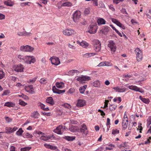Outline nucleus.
Listing matches in <instances>:
<instances>
[{
    "mask_svg": "<svg viewBox=\"0 0 151 151\" xmlns=\"http://www.w3.org/2000/svg\"><path fill=\"white\" fill-rule=\"evenodd\" d=\"M92 44L93 46L94 49L96 52H99L101 50V43L97 40H94L93 41Z\"/></svg>",
    "mask_w": 151,
    "mask_h": 151,
    "instance_id": "f257e3e1",
    "label": "nucleus"
},
{
    "mask_svg": "<svg viewBox=\"0 0 151 151\" xmlns=\"http://www.w3.org/2000/svg\"><path fill=\"white\" fill-rule=\"evenodd\" d=\"M81 13L79 11H76L73 14V19L74 22L77 23L81 17Z\"/></svg>",
    "mask_w": 151,
    "mask_h": 151,
    "instance_id": "f03ea898",
    "label": "nucleus"
},
{
    "mask_svg": "<svg viewBox=\"0 0 151 151\" xmlns=\"http://www.w3.org/2000/svg\"><path fill=\"white\" fill-rule=\"evenodd\" d=\"M135 52L136 55L137 60L139 62L142 58V54L141 51L138 48H136L135 50Z\"/></svg>",
    "mask_w": 151,
    "mask_h": 151,
    "instance_id": "7ed1b4c3",
    "label": "nucleus"
},
{
    "mask_svg": "<svg viewBox=\"0 0 151 151\" xmlns=\"http://www.w3.org/2000/svg\"><path fill=\"white\" fill-rule=\"evenodd\" d=\"M65 129V126L59 125L55 129H54V132L57 134H62Z\"/></svg>",
    "mask_w": 151,
    "mask_h": 151,
    "instance_id": "20e7f679",
    "label": "nucleus"
},
{
    "mask_svg": "<svg viewBox=\"0 0 151 151\" xmlns=\"http://www.w3.org/2000/svg\"><path fill=\"white\" fill-rule=\"evenodd\" d=\"M79 131L82 133L83 136H86L88 134L87 128L85 124H83L81 125V127L79 129Z\"/></svg>",
    "mask_w": 151,
    "mask_h": 151,
    "instance_id": "39448f33",
    "label": "nucleus"
},
{
    "mask_svg": "<svg viewBox=\"0 0 151 151\" xmlns=\"http://www.w3.org/2000/svg\"><path fill=\"white\" fill-rule=\"evenodd\" d=\"M34 49V48L33 47L28 45L21 46L20 48L21 50L24 52L31 51Z\"/></svg>",
    "mask_w": 151,
    "mask_h": 151,
    "instance_id": "423d86ee",
    "label": "nucleus"
},
{
    "mask_svg": "<svg viewBox=\"0 0 151 151\" xmlns=\"http://www.w3.org/2000/svg\"><path fill=\"white\" fill-rule=\"evenodd\" d=\"M26 59L25 60V62L27 63L31 64L33 63L36 61V59L33 56H26Z\"/></svg>",
    "mask_w": 151,
    "mask_h": 151,
    "instance_id": "0eeeda50",
    "label": "nucleus"
},
{
    "mask_svg": "<svg viewBox=\"0 0 151 151\" xmlns=\"http://www.w3.org/2000/svg\"><path fill=\"white\" fill-rule=\"evenodd\" d=\"M50 60L51 61L52 64L55 65H57L60 63V61L59 59L56 57H51Z\"/></svg>",
    "mask_w": 151,
    "mask_h": 151,
    "instance_id": "6e6552de",
    "label": "nucleus"
},
{
    "mask_svg": "<svg viewBox=\"0 0 151 151\" xmlns=\"http://www.w3.org/2000/svg\"><path fill=\"white\" fill-rule=\"evenodd\" d=\"M108 46L110 48L112 52H114L116 51V46L113 41L110 40L109 41Z\"/></svg>",
    "mask_w": 151,
    "mask_h": 151,
    "instance_id": "1a4fd4ad",
    "label": "nucleus"
},
{
    "mask_svg": "<svg viewBox=\"0 0 151 151\" xmlns=\"http://www.w3.org/2000/svg\"><path fill=\"white\" fill-rule=\"evenodd\" d=\"M63 33L65 35L70 36L76 33V32L72 29H66L63 31Z\"/></svg>",
    "mask_w": 151,
    "mask_h": 151,
    "instance_id": "9d476101",
    "label": "nucleus"
},
{
    "mask_svg": "<svg viewBox=\"0 0 151 151\" xmlns=\"http://www.w3.org/2000/svg\"><path fill=\"white\" fill-rule=\"evenodd\" d=\"M91 79L90 77L83 75H81L80 76H79L76 79V80L80 82H81L83 81H89Z\"/></svg>",
    "mask_w": 151,
    "mask_h": 151,
    "instance_id": "9b49d317",
    "label": "nucleus"
},
{
    "mask_svg": "<svg viewBox=\"0 0 151 151\" xmlns=\"http://www.w3.org/2000/svg\"><path fill=\"white\" fill-rule=\"evenodd\" d=\"M13 69L17 72H22L23 71L24 67L22 65L20 64L14 66Z\"/></svg>",
    "mask_w": 151,
    "mask_h": 151,
    "instance_id": "f8f14e48",
    "label": "nucleus"
},
{
    "mask_svg": "<svg viewBox=\"0 0 151 151\" xmlns=\"http://www.w3.org/2000/svg\"><path fill=\"white\" fill-rule=\"evenodd\" d=\"M111 20L113 23L116 24L118 26L122 28L123 29H125V27L117 19H115L111 18Z\"/></svg>",
    "mask_w": 151,
    "mask_h": 151,
    "instance_id": "ddd939ff",
    "label": "nucleus"
},
{
    "mask_svg": "<svg viewBox=\"0 0 151 151\" xmlns=\"http://www.w3.org/2000/svg\"><path fill=\"white\" fill-rule=\"evenodd\" d=\"M96 25H91L89 26V29L88 30V32L91 34H93L96 32Z\"/></svg>",
    "mask_w": 151,
    "mask_h": 151,
    "instance_id": "4468645a",
    "label": "nucleus"
},
{
    "mask_svg": "<svg viewBox=\"0 0 151 151\" xmlns=\"http://www.w3.org/2000/svg\"><path fill=\"white\" fill-rule=\"evenodd\" d=\"M128 87L130 89L134 90L136 91L139 92L141 93L144 92L141 89L135 86H128Z\"/></svg>",
    "mask_w": 151,
    "mask_h": 151,
    "instance_id": "2eb2a0df",
    "label": "nucleus"
},
{
    "mask_svg": "<svg viewBox=\"0 0 151 151\" xmlns=\"http://www.w3.org/2000/svg\"><path fill=\"white\" fill-rule=\"evenodd\" d=\"M86 104V101L83 99H78V100L76 106L78 107H82L84 106Z\"/></svg>",
    "mask_w": 151,
    "mask_h": 151,
    "instance_id": "dca6fc26",
    "label": "nucleus"
},
{
    "mask_svg": "<svg viewBox=\"0 0 151 151\" xmlns=\"http://www.w3.org/2000/svg\"><path fill=\"white\" fill-rule=\"evenodd\" d=\"M53 92L55 93L60 94L61 93H64L65 92V90H61L56 88L55 86H53L52 88Z\"/></svg>",
    "mask_w": 151,
    "mask_h": 151,
    "instance_id": "f3484780",
    "label": "nucleus"
},
{
    "mask_svg": "<svg viewBox=\"0 0 151 151\" xmlns=\"http://www.w3.org/2000/svg\"><path fill=\"white\" fill-rule=\"evenodd\" d=\"M17 35L19 36H30L32 35V33L30 32H27L26 31L19 32L17 33Z\"/></svg>",
    "mask_w": 151,
    "mask_h": 151,
    "instance_id": "a211bd4d",
    "label": "nucleus"
},
{
    "mask_svg": "<svg viewBox=\"0 0 151 151\" xmlns=\"http://www.w3.org/2000/svg\"><path fill=\"white\" fill-rule=\"evenodd\" d=\"M128 121L127 115L126 117H125L124 119H123L122 122V126L123 128L126 129L127 127V125L128 124Z\"/></svg>",
    "mask_w": 151,
    "mask_h": 151,
    "instance_id": "6ab92c4d",
    "label": "nucleus"
},
{
    "mask_svg": "<svg viewBox=\"0 0 151 151\" xmlns=\"http://www.w3.org/2000/svg\"><path fill=\"white\" fill-rule=\"evenodd\" d=\"M97 22L99 25L104 24H106V21L103 18H99L97 20Z\"/></svg>",
    "mask_w": 151,
    "mask_h": 151,
    "instance_id": "aec40b11",
    "label": "nucleus"
},
{
    "mask_svg": "<svg viewBox=\"0 0 151 151\" xmlns=\"http://www.w3.org/2000/svg\"><path fill=\"white\" fill-rule=\"evenodd\" d=\"M56 86L58 88L62 89L64 87V84L62 82H57L55 83Z\"/></svg>",
    "mask_w": 151,
    "mask_h": 151,
    "instance_id": "412c9836",
    "label": "nucleus"
},
{
    "mask_svg": "<svg viewBox=\"0 0 151 151\" xmlns=\"http://www.w3.org/2000/svg\"><path fill=\"white\" fill-rule=\"evenodd\" d=\"M96 54V53L94 52L86 53L83 55V57L84 58H88L92 56H94Z\"/></svg>",
    "mask_w": 151,
    "mask_h": 151,
    "instance_id": "4be33fe9",
    "label": "nucleus"
},
{
    "mask_svg": "<svg viewBox=\"0 0 151 151\" xmlns=\"http://www.w3.org/2000/svg\"><path fill=\"white\" fill-rule=\"evenodd\" d=\"M46 102L47 103L51 105H53L54 104V101L52 98L51 97H48L46 100Z\"/></svg>",
    "mask_w": 151,
    "mask_h": 151,
    "instance_id": "5701e85b",
    "label": "nucleus"
},
{
    "mask_svg": "<svg viewBox=\"0 0 151 151\" xmlns=\"http://www.w3.org/2000/svg\"><path fill=\"white\" fill-rule=\"evenodd\" d=\"M79 73V71L77 70H69L68 72V73L69 75H74L75 73L78 74Z\"/></svg>",
    "mask_w": 151,
    "mask_h": 151,
    "instance_id": "b1692460",
    "label": "nucleus"
},
{
    "mask_svg": "<svg viewBox=\"0 0 151 151\" xmlns=\"http://www.w3.org/2000/svg\"><path fill=\"white\" fill-rule=\"evenodd\" d=\"M40 114L38 113L37 111H35L33 112L32 113L31 115V117L34 118L36 119L38 118Z\"/></svg>",
    "mask_w": 151,
    "mask_h": 151,
    "instance_id": "393cba45",
    "label": "nucleus"
},
{
    "mask_svg": "<svg viewBox=\"0 0 151 151\" xmlns=\"http://www.w3.org/2000/svg\"><path fill=\"white\" fill-rule=\"evenodd\" d=\"M110 29V28L108 26H106L101 31L102 32V33L105 34V32H108Z\"/></svg>",
    "mask_w": 151,
    "mask_h": 151,
    "instance_id": "a878e982",
    "label": "nucleus"
},
{
    "mask_svg": "<svg viewBox=\"0 0 151 151\" xmlns=\"http://www.w3.org/2000/svg\"><path fill=\"white\" fill-rule=\"evenodd\" d=\"M80 45L84 48H86L88 46V44L85 41H83L79 43Z\"/></svg>",
    "mask_w": 151,
    "mask_h": 151,
    "instance_id": "bb28decb",
    "label": "nucleus"
},
{
    "mask_svg": "<svg viewBox=\"0 0 151 151\" xmlns=\"http://www.w3.org/2000/svg\"><path fill=\"white\" fill-rule=\"evenodd\" d=\"M87 87L86 85H85L83 86H81L80 88L79 91L81 93L83 94L84 91Z\"/></svg>",
    "mask_w": 151,
    "mask_h": 151,
    "instance_id": "cd10ccee",
    "label": "nucleus"
},
{
    "mask_svg": "<svg viewBox=\"0 0 151 151\" xmlns=\"http://www.w3.org/2000/svg\"><path fill=\"white\" fill-rule=\"evenodd\" d=\"M75 137L65 136L64 138L68 141H73L75 139Z\"/></svg>",
    "mask_w": 151,
    "mask_h": 151,
    "instance_id": "c85d7f7f",
    "label": "nucleus"
},
{
    "mask_svg": "<svg viewBox=\"0 0 151 151\" xmlns=\"http://www.w3.org/2000/svg\"><path fill=\"white\" fill-rule=\"evenodd\" d=\"M15 105V104L12 102H6L4 106H7L9 107H14Z\"/></svg>",
    "mask_w": 151,
    "mask_h": 151,
    "instance_id": "c756f323",
    "label": "nucleus"
},
{
    "mask_svg": "<svg viewBox=\"0 0 151 151\" xmlns=\"http://www.w3.org/2000/svg\"><path fill=\"white\" fill-rule=\"evenodd\" d=\"M139 98L142 101L145 103L148 104L150 102V100L148 99L142 98L141 96H140Z\"/></svg>",
    "mask_w": 151,
    "mask_h": 151,
    "instance_id": "7c9ffc66",
    "label": "nucleus"
},
{
    "mask_svg": "<svg viewBox=\"0 0 151 151\" xmlns=\"http://www.w3.org/2000/svg\"><path fill=\"white\" fill-rule=\"evenodd\" d=\"M4 3L6 5L10 6H12L13 5V2L9 0L4 1Z\"/></svg>",
    "mask_w": 151,
    "mask_h": 151,
    "instance_id": "2f4dec72",
    "label": "nucleus"
},
{
    "mask_svg": "<svg viewBox=\"0 0 151 151\" xmlns=\"http://www.w3.org/2000/svg\"><path fill=\"white\" fill-rule=\"evenodd\" d=\"M92 85L94 87H99L100 86V81H96L93 83Z\"/></svg>",
    "mask_w": 151,
    "mask_h": 151,
    "instance_id": "473e14b6",
    "label": "nucleus"
},
{
    "mask_svg": "<svg viewBox=\"0 0 151 151\" xmlns=\"http://www.w3.org/2000/svg\"><path fill=\"white\" fill-rule=\"evenodd\" d=\"M50 138V137L49 136H45L42 135L40 137V139L44 141H47Z\"/></svg>",
    "mask_w": 151,
    "mask_h": 151,
    "instance_id": "72a5a7b5",
    "label": "nucleus"
},
{
    "mask_svg": "<svg viewBox=\"0 0 151 151\" xmlns=\"http://www.w3.org/2000/svg\"><path fill=\"white\" fill-rule=\"evenodd\" d=\"M146 14L147 17L149 18H151V9L147 11L146 12Z\"/></svg>",
    "mask_w": 151,
    "mask_h": 151,
    "instance_id": "f704fd0d",
    "label": "nucleus"
},
{
    "mask_svg": "<svg viewBox=\"0 0 151 151\" xmlns=\"http://www.w3.org/2000/svg\"><path fill=\"white\" fill-rule=\"evenodd\" d=\"M12 128L11 127H6L5 128L6 133L7 134H10L12 133Z\"/></svg>",
    "mask_w": 151,
    "mask_h": 151,
    "instance_id": "c9c22d12",
    "label": "nucleus"
},
{
    "mask_svg": "<svg viewBox=\"0 0 151 151\" xmlns=\"http://www.w3.org/2000/svg\"><path fill=\"white\" fill-rule=\"evenodd\" d=\"M18 57L19 58L21 59V61L23 60L24 62L25 61V60L26 59V56H24L22 55H18Z\"/></svg>",
    "mask_w": 151,
    "mask_h": 151,
    "instance_id": "e433bc0d",
    "label": "nucleus"
},
{
    "mask_svg": "<svg viewBox=\"0 0 151 151\" xmlns=\"http://www.w3.org/2000/svg\"><path fill=\"white\" fill-rule=\"evenodd\" d=\"M23 132V131L22 128H20L19 130L16 132V134L18 135H21Z\"/></svg>",
    "mask_w": 151,
    "mask_h": 151,
    "instance_id": "4c0bfd02",
    "label": "nucleus"
},
{
    "mask_svg": "<svg viewBox=\"0 0 151 151\" xmlns=\"http://www.w3.org/2000/svg\"><path fill=\"white\" fill-rule=\"evenodd\" d=\"M71 3L69 2H65L63 3L62 6H71Z\"/></svg>",
    "mask_w": 151,
    "mask_h": 151,
    "instance_id": "58836bf2",
    "label": "nucleus"
},
{
    "mask_svg": "<svg viewBox=\"0 0 151 151\" xmlns=\"http://www.w3.org/2000/svg\"><path fill=\"white\" fill-rule=\"evenodd\" d=\"M31 147H26L23 148H21V151H29L31 149Z\"/></svg>",
    "mask_w": 151,
    "mask_h": 151,
    "instance_id": "ea45409f",
    "label": "nucleus"
},
{
    "mask_svg": "<svg viewBox=\"0 0 151 151\" xmlns=\"http://www.w3.org/2000/svg\"><path fill=\"white\" fill-rule=\"evenodd\" d=\"M116 105L113 104L109 106V108L110 110H114L116 108Z\"/></svg>",
    "mask_w": 151,
    "mask_h": 151,
    "instance_id": "a19ab883",
    "label": "nucleus"
},
{
    "mask_svg": "<svg viewBox=\"0 0 151 151\" xmlns=\"http://www.w3.org/2000/svg\"><path fill=\"white\" fill-rule=\"evenodd\" d=\"M119 133V130L117 129H113L112 132V134L113 135H115Z\"/></svg>",
    "mask_w": 151,
    "mask_h": 151,
    "instance_id": "79ce46f5",
    "label": "nucleus"
},
{
    "mask_svg": "<svg viewBox=\"0 0 151 151\" xmlns=\"http://www.w3.org/2000/svg\"><path fill=\"white\" fill-rule=\"evenodd\" d=\"M19 104L20 105H21L22 106H24L26 105L27 104V103L24 102L23 101H21L20 100H19Z\"/></svg>",
    "mask_w": 151,
    "mask_h": 151,
    "instance_id": "37998d69",
    "label": "nucleus"
},
{
    "mask_svg": "<svg viewBox=\"0 0 151 151\" xmlns=\"http://www.w3.org/2000/svg\"><path fill=\"white\" fill-rule=\"evenodd\" d=\"M40 82L42 84H45L47 83V80L44 78H42L40 79Z\"/></svg>",
    "mask_w": 151,
    "mask_h": 151,
    "instance_id": "c03bdc74",
    "label": "nucleus"
},
{
    "mask_svg": "<svg viewBox=\"0 0 151 151\" xmlns=\"http://www.w3.org/2000/svg\"><path fill=\"white\" fill-rule=\"evenodd\" d=\"M26 91L28 92H29L31 94H33L34 93V91L32 89H30V90H28L27 89V87H25V88Z\"/></svg>",
    "mask_w": 151,
    "mask_h": 151,
    "instance_id": "a18cd8bd",
    "label": "nucleus"
},
{
    "mask_svg": "<svg viewBox=\"0 0 151 151\" xmlns=\"http://www.w3.org/2000/svg\"><path fill=\"white\" fill-rule=\"evenodd\" d=\"M18 96L20 97H22L25 99H28V96L25 95H24V94H22L21 95H18Z\"/></svg>",
    "mask_w": 151,
    "mask_h": 151,
    "instance_id": "49530a36",
    "label": "nucleus"
},
{
    "mask_svg": "<svg viewBox=\"0 0 151 151\" xmlns=\"http://www.w3.org/2000/svg\"><path fill=\"white\" fill-rule=\"evenodd\" d=\"M126 90V88H119V90L118 91H116L117 92H124Z\"/></svg>",
    "mask_w": 151,
    "mask_h": 151,
    "instance_id": "de8ad7c7",
    "label": "nucleus"
},
{
    "mask_svg": "<svg viewBox=\"0 0 151 151\" xmlns=\"http://www.w3.org/2000/svg\"><path fill=\"white\" fill-rule=\"evenodd\" d=\"M148 126H150L151 124V116L149 117L147 120Z\"/></svg>",
    "mask_w": 151,
    "mask_h": 151,
    "instance_id": "09e8293b",
    "label": "nucleus"
},
{
    "mask_svg": "<svg viewBox=\"0 0 151 151\" xmlns=\"http://www.w3.org/2000/svg\"><path fill=\"white\" fill-rule=\"evenodd\" d=\"M4 76V73L3 70L0 71V79L2 78Z\"/></svg>",
    "mask_w": 151,
    "mask_h": 151,
    "instance_id": "8fccbe9b",
    "label": "nucleus"
},
{
    "mask_svg": "<svg viewBox=\"0 0 151 151\" xmlns=\"http://www.w3.org/2000/svg\"><path fill=\"white\" fill-rule=\"evenodd\" d=\"M63 106L65 108H67L68 109H70L71 108V105L67 103L65 104H63Z\"/></svg>",
    "mask_w": 151,
    "mask_h": 151,
    "instance_id": "3c124183",
    "label": "nucleus"
},
{
    "mask_svg": "<svg viewBox=\"0 0 151 151\" xmlns=\"http://www.w3.org/2000/svg\"><path fill=\"white\" fill-rule=\"evenodd\" d=\"M107 66V65L105 63V62H102L100 63L98 65V66Z\"/></svg>",
    "mask_w": 151,
    "mask_h": 151,
    "instance_id": "603ef678",
    "label": "nucleus"
},
{
    "mask_svg": "<svg viewBox=\"0 0 151 151\" xmlns=\"http://www.w3.org/2000/svg\"><path fill=\"white\" fill-rule=\"evenodd\" d=\"M5 120L8 123H9V122H11L12 120V119L10 118L7 116L5 117Z\"/></svg>",
    "mask_w": 151,
    "mask_h": 151,
    "instance_id": "864d4df0",
    "label": "nucleus"
},
{
    "mask_svg": "<svg viewBox=\"0 0 151 151\" xmlns=\"http://www.w3.org/2000/svg\"><path fill=\"white\" fill-rule=\"evenodd\" d=\"M90 12V11L88 8L86 9L84 11V14H89Z\"/></svg>",
    "mask_w": 151,
    "mask_h": 151,
    "instance_id": "5fc2aeb1",
    "label": "nucleus"
},
{
    "mask_svg": "<svg viewBox=\"0 0 151 151\" xmlns=\"http://www.w3.org/2000/svg\"><path fill=\"white\" fill-rule=\"evenodd\" d=\"M143 129L142 127V124H140L138 126V128L137 129L138 130H139V132L142 133V131Z\"/></svg>",
    "mask_w": 151,
    "mask_h": 151,
    "instance_id": "6e6d98bb",
    "label": "nucleus"
},
{
    "mask_svg": "<svg viewBox=\"0 0 151 151\" xmlns=\"http://www.w3.org/2000/svg\"><path fill=\"white\" fill-rule=\"evenodd\" d=\"M36 80V78H34L33 79H30L29 81H27V82L28 83H34Z\"/></svg>",
    "mask_w": 151,
    "mask_h": 151,
    "instance_id": "4d7b16f0",
    "label": "nucleus"
},
{
    "mask_svg": "<svg viewBox=\"0 0 151 151\" xmlns=\"http://www.w3.org/2000/svg\"><path fill=\"white\" fill-rule=\"evenodd\" d=\"M124 0H113V2L116 4H118L120 2H122Z\"/></svg>",
    "mask_w": 151,
    "mask_h": 151,
    "instance_id": "13d9d810",
    "label": "nucleus"
},
{
    "mask_svg": "<svg viewBox=\"0 0 151 151\" xmlns=\"http://www.w3.org/2000/svg\"><path fill=\"white\" fill-rule=\"evenodd\" d=\"M75 127H76L75 126H73L72 127L70 128V130L72 132H75L76 130L75 129Z\"/></svg>",
    "mask_w": 151,
    "mask_h": 151,
    "instance_id": "bf43d9fd",
    "label": "nucleus"
},
{
    "mask_svg": "<svg viewBox=\"0 0 151 151\" xmlns=\"http://www.w3.org/2000/svg\"><path fill=\"white\" fill-rule=\"evenodd\" d=\"M9 92L8 91H4L3 93L2 94V96H4V95H7L8 94H9Z\"/></svg>",
    "mask_w": 151,
    "mask_h": 151,
    "instance_id": "052dcab7",
    "label": "nucleus"
},
{
    "mask_svg": "<svg viewBox=\"0 0 151 151\" xmlns=\"http://www.w3.org/2000/svg\"><path fill=\"white\" fill-rule=\"evenodd\" d=\"M109 101L108 100H106L105 101V102L104 106V108H105L108 106V102Z\"/></svg>",
    "mask_w": 151,
    "mask_h": 151,
    "instance_id": "680f3d73",
    "label": "nucleus"
},
{
    "mask_svg": "<svg viewBox=\"0 0 151 151\" xmlns=\"http://www.w3.org/2000/svg\"><path fill=\"white\" fill-rule=\"evenodd\" d=\"M5 16L4 15L0 14V19L2 20L5 19Z\"/></svg>",
    "mask_w": 151,
    "mask_h": 151,
    "instance_id": "e2e57ef3",
    "label": "nucleus"
},
{
    "mask_svg": "<svg viewBox=\"0 0 151 151\" xmlns=\"http://www.w3.org/2000/svg\"><path fill=\"white\" fill-rule=\"evenodd\" d=\"M131 22H132V23L134 25L135 24H138V22H136V21H135V20L134 19H131Z\"/></svg>",
    "mask_w": 151,
    "mask_h": 151,
    "instance_id": "0e129e2a",
    "label": "nucleus"
},
{
    "mask_svg": "<svg viewBox=\"0 0 151 151\" xmlns=\"http://www.w3.org/2000/svg\"><path fill=\"white\" fill-rule=\"evenodd\" d=\"M50 145L49 144H45L44 145V146L46 147L47 148L50 149Z\"/></svg>",
    "mask_w": 151,
    "mask_h": 151,
    "instance_id": "69168bd1",
    "label": "nucleus"
},
{
    "mask_svg": "<svg viewBox=\"0 0 151 151\" xmlns=\"http://www.w3.org/2000/svg\"><path fill=\"white\" fill-rule=\"evenodd\" d=\"M40 107L41 109H43V110H44L45 107V106L44 105L42 104H40Z\"/></svg>",
    "mask_w": 151,
    "mask_h": 151,
    "instance_id": "338daca9",
    "label": "nucleus"
},
{
    "mask_svg": "<svg viewBox=\"0 0 151 151\" xmlns=\"http://www.w3.org/2000/svg\"><path fill=\"white\" fill-rule=\"evenodd\" d=\"M15 149V147L13 146H11V147L10 148V150L11 151H16Z\"/></svg>",
    "mask_w": 151,
    "mask_h": 151,
    "instance_id": "774afa93",
    "label": "nucleus"
}]
</instances>
